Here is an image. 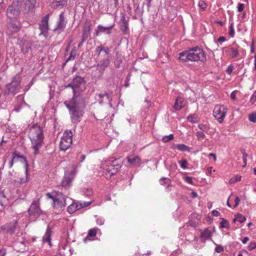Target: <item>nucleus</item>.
<instances>
[{"mask_svg":"<svg viewBox=\"0 0 256 256\" xmlns=\"http://www.w3.org/2000/svg\"><path fill=\"white\" fill-rule=\"evenodd\" d=\"M66 87L72 88L74 96L68 104H66V105L70 112L72 122L76 123L80 121V118L83 115L84 102L82 97L78 96H76V94L80 91H83L85 89V81L82 78L77 76Z\"/></svg>","mask_w":256,"mask_h":256,"instance_id":"nucleus-1","label":"nucleus"},{"mask_svg":"<svg viewBox=\"0 0 256 256\" xmlns=\"http://www.w3.org/2000/svg\"><path fill=\"white\" fill-rule=\"evenodd\" d=\"M178 59L182 62L200 60L204 62L206 60L205 53L198 46L180 52Z\"/></svg>","mask_w":256,"mask_h":256,"instance_id":"nucleus-2","label":"nucleus"},{"mask_svg":"<svg viewBox=\"0 0 256 256\" xmlns=\"http://www.w3.org/2000/svg\"><path fill=\"white\" fill-rule=\"evenodd\" d=\"M33 130H34V132L36 134V138L33 139V140H34V143H33L34 151L33 153L36 155L40 153V148L44 144V136L42 128L37 124H33Z\"/></svg>","mask_w":256,"mask_h":256,"instance_id":"nucleus-3","label":"nucleus"},{"mask_svg":"<svg viewBox=\"0 0 256 256\" xmlns=\"http://www.w3.org/2000/svg\"><path fill=\"white\" fill-rule=\"evenodd\" d=\"M22 0H14L7 9L6 16L10 20H16L20 14Z\"/></svg>","mask_w":256,"mask_h":256,"instance_id":"nucleus-4","label":"nucleus"},{"mask_svg":"<svg viewBox=\"0 0 256 256\" xmlns=\"http://www.w3.org/2000/svg\"><path fill=\"white\" fill-rule=\"evenodd\" d=\"M72 134L70 130L64 132L60 144V148L62 150H66L72 144Z\"/></svg>","mask_w":256,"mask_h":256,"instance_id":"nucleus-5","label":"nucleus"},{"mask_svg":"<svg viewBox=\"0 0 256 256\" xmlns=\"http://www.w3.org/2000/svg\"><path fill=\"white\" fill-rule=\"evenodd\" d=\"M227 112V108L224 105H216L215 106L213 115L220 123H222Z\"/></svg>","mask_w":256,"mask_h":256,"instance_id":"nucleus-6","label":"nucleus"},{"mask_svg":"<svg viewBox=\"0 0 256 256\" xmlns=\"http://www.w3.org/2000/svg\"><path fill=\"white\" fill-rule=\"evenodd\" d=\"M66 24V21L64 16V12H62L60 16L56 22V27L53 29V32L56 34H60L65 28Z\"/></svg>","mask_w":256,"mask_h":256,"instance_id":"nucleus-7","label":"nucleus"},{"mask_svg":"<svg viewBox=\"0 0 256 256\" xmlns=\"http://www.w3.org/2000/svg\"><path fill=\"white\" fill-rule=\"evenodd\" d=\"M20 82L19 80H14L10 83L6 85V88L4 92L6 94H12L14 95L19 90L20 86Z\"/></svg>","mask_w":256,"mask_h":256,"instance_id":"nucleus-8","label":"nucleus"},{"mask_svg":"<svg viewBox=\"0 0 256 256\" xmlns=\"http://www.w3.org/2000/svg\"><path fill=\"white\" fill-rule=\"evenodd\" d=\"M20 24L14 19L10 20V22H7V33L8 34H12L19 31L20 29Z\"/></svg>","mask_w":256,"mask_h":256,"instance_id":"nucleus-9","label":"nucleus"},{"mask_svg":"<svg viewBox=\"0 0 256 256\" xmlns=\"http://www.w3.org/2000/svg\"><path fill=\"white\" fill-rule=\"evenodd\" d=\"M110 63L108 58H104L96 66V70L98 71L100 76H102L106 68L109 66Z\"/></svg>","mask_w":256,"mask_h":256,"instance_id":"nucleus-10","label":"nucleus"},{"mask_svg":"<svg viewBox=\"0 0 256 256\" xmlns=\"http://www.w3.org/2000/svg\"><path fill=\"white\" fill-rule=\"evenodd\" d=\"M50 14H47L42 18L40 23L39 24L38 28L40 30V35L42 34L46 33L48 30V20Z\"/></svg>","mask_w":256,"mask_h":256,"instance_id":"nucleus-11","label":"nucleus"},{"mask_svg":"<svg viewBox=\"0 0 256 256\" xmlns=\"http://www.w3.org/2000/svg\"><path fill=\"white\" fill-rule=\"evenodd\" d=\"M12 155H13V158H12V160H11V161L10 162V166L12 167V166L13 162H14V160L16 158H22V162H25V164H26V176H28V164L27 163V161H26V158L24 156L20 154L17 151L14 152H13V154Z\"/></svg>","mask_w":256,"mask_h":256,"instance_id":"nucleus-12","label":"nucleus"},{"mask_svg":"<svg viewBox=\"0 0 256 256\" xmlns=\"http://www.w3.org/2000/svg\"><path fill=\"white\" fill-rule=\"evenodd\" d=\"M114 26V24L108 26H103L101 25H98V30L96 31L95 34L98 36L99 32H105L107 34H110Z\"/></svg>","mask_w":256,"mask_h":256,"instance_id":"nucleus-13","label":"nucleus"},{"mask_svg":"<svg viewBox=\"0 0 256 256\" xmlns=\"http://www.w3.org/2000/svg\"><path fill=\"white\" fill-rule=\"evenodd\" d=\"M112 92H106L104 94H100L98 95V100L100 104H102L103 101L108 102L109 103L112 100L111 95Z\"/></svg>","mask_w":256,"mask_h":256,"instance_id":"nucleus-14","label":"nucleus"},{"mask_svg":"<svg viewBox=\"0 0 256 256\" xmlns=\"http://www.w3.org/2000/svg\"><path fill=\"white\" fill-rule=\"evenodd\" d=\"M122 165L120 164H114V165L108 166L106 172L110 174V176L115 174L120 168Z\"/></svg>","mask_w":256,"mask_h":256,"instance_id":"nucleus-15","label":"nucleus"},{"mask_svg":"<svg viewBox=\"0 0 256 256\" xmlns=\"http://www.w3.org/2000/svg\"><path fill=\"white\" fill-rule=\"evenodd\" d=\"M226 53L232 58H236L239 56V52L237 49L234 48H228L226 50Z\"/></svg>","mask_w":256,"mask_h":256,"instance_id":"nucleus-16","label":"nucleus"},{"mask_svg":"<svg viewBox=\"0 0 256 256\" xmlns=\"http://www.w3.org/2000/svg\"><path fill=\"white\" fill-rule=\"evenodd\" d=\"M17 226V222H15L13 224H10L4 226V230H6V233L12 234L15 232Z\"/></svg>","mask_w":256,"mask_h":256,"instance_id":"nucleus-17","label":"nucleus"},{"mask_svg":"<svg viewBox=\"0 0 256 256\" xmlns=\"http://www.w3.org/2000/svg\"><path fill=\"white\" fill-rule=\"evenodd\" d=\"M67 1L68 0H56L51 2L50 6L54 8L60 6H64L67 4Z\"/></svg>","mask_w":256,"mask_h":256,"instance_id":"nucleus-18","label":"nucleus"},{"mask_svg":"<svg viewBox=\"0 0 256 256\" xmlns=\"http://www.w3.org/2000/svg\"><path fill=\"white\" fill-rule=\"evenodd\" d=\"M52 231L50 227H48L46 229V234L43 237V240L44 242H47L49 244L50 246H52L51 244V235Z\"/></svg>","mask_w":256,"mask_h":256,"instance_id":"nucleus-19","label":"nucleus"},{"mask_svg":"<svg viewBox=\"0 0 256 256\" xmlns=\"http://www.w3.org/2000/svg\"><path fill=\"white\" fill-rule=\"evenodd\" d=\"M212 232L208 228H206L200 234V238L203 242L206 240L211 238L212 236Z\"/></svg>","mask_w":256,"mask_h":256,"instance_id":"nucleus-20","label":"nucleus"},{"mask_svg":"<svg viewBox=\"0 0 256 256\" xmlns=\"http://www.w3.org/2000/svg\"><path fill=\"white\" fill-rule=\"evenodd\" d=\"M91 31V27L90 25L85 26L84 27L82 38L84 40H86L90 35Z\"/></svg>","mask_w":256,"mask_h":256,"instance_id":"nucleus-21","label":"nucleus"},{"mask_svg":"<svg viewBox=\"0 0 256 256\" xmlns=\"http://www.w3.org/2000/svg\"><path fill=\"white\" fill-rule=\"evenodd\" d=\"M184 106V100L182 98H178L175 102L174 108L178 110H180Z\"/></svg>","mask_w":256,"mask_h":256,"instance_id":"nucleus-22","label":"nucleus"},{"mask_svg":"<svg viewBox=\"0 0 256 256\" xmlns=\"http://www.w3.org/2000/svg\"><path fill=\"white\" fill-rule=\"evenodd\" d=\"M42 211L39 207L38 202H33V216H38L42 213Z\"/></svg>","mask_w":256,"mask_h":256,"instance_id":"nucleus-23","label":"nucleus"},{"mask_svg":"<svg viewBox=\"0 0 256 256\" xmlns=\"http://www.w3.org/2000/svg\"><path fill=\"white\" fill-rule=\"evenodd\" d=\"M53 204L54 207L55 208H62L66 206V200H54Z\"/></svg>","mask_w":256,"mask_h":256,"instance_id":"nucleus-24","label":"nucleus"},{"mask_svg":"<svg viewBox=\"0 0 256 256\" xmlns=\"http://www.w3.org/2000/svg\"><path fill=\"white\" fill-rule=\"evenodd\" d=\"M79 205L78 203L72 204L70 206H69L68 208V212L70 214H72L74 212H76V210H79Z\"/></svg>","mask_w":256,"mask_h":256,"instance_id":"nucleus-25","label":"nucleus"},{"mask_svg":"<svg viewBox=\"0 0 256 256\" xmlns=\"http://www.w3.org/2000/svg\"><path fill=\"white\" fill-rule=\"evenodd\" d=\"M140 158L138 156H136L133 158H128V162L130 164L136 165L140 164Z\"/></svg>","mask_w":256,"mask_h":256,"instance_id":"nucleus-26","label":"nucleus"},{"mask_svg":"<svg viewBox=\"0 0 256 256\" xmlns=\"http://www.w3.org/2000/svg\"><path fill=\"white\" fill-rule=\"evenodd\" d=\"M32 4L30 0H26L24 8V12L28 13L31 12Z\"/></svg>","mask_w":256,"mask_h":256,"instance_id":"nucleus-27","label":"nucleus"},{"mask_svg":"<svg viewBox=\"0 0 256 256\" xmlns=\"http://www.w3.org/2000/svg\"><path fill=\"white\" fill-rule=\"evenodd\" d=\"M160 182L162 185L164 186L167 184V188H168L170 185V180L166 178H162L160 180Z\"/></svg>","mask_w":256,"mask_h":256,"instance_id":"nucleus-28","label":"nucleus"},{"mask_svg":"<svg viewBox=\"0 0 256 256\" xmlns=\"http://www.w3.org/2000/svg\"><path fill=\"white\" fill-rule=\"evenodd\" d=\"M176 147L177 149H178L180 151H182V152L190 151L189 147L184 144H177V145H176Z\"/></svg>","mask_w":256,"mask_h":256,"instance_id":"nucleus-29","label":"nucleus"},{"mask_svg":"<svg viewBox=\"0 0 256 256\" xmlns=\"http://www.w3.org/2000/svg\"><path fill=\"white\" fill-rule=\"evenodd\" d=\"M222 221L220 222V228H228L229 222L228 220L224 219V218H220Z\"/></svg>","mask_w":256,"mask_h":256,"instance_id":"nucleus-30","label":"nucleus"},{"mask_svg":"<svg viewBox=\"0 0 256 256\" xmlns=\"http://www.w3.org/2000/svg\"><path fill=\"white\" fill-rule=\"evenodd\" d=\"M72 182V179L69 176H64L62 180V186H68Z\"/></svg>","mask_w":256,"mask_h":256,"instance_id":"nucleus-31","label":"nucleus"},{"mask_svg":"<svg viewBox=\"0 0 256 256\" xmlns=\"http://www.w3.org/2000/svg\"><path fill=\"white\" fill-rule=\"evenodd\" d=\"M54 200H66V198L62 193L56 192V194L54 196Z\"/></svg>","mask_w":256,"mask_h":256,"instance_id":"nucleus-32","label":"nucleus"},{"mask_svg":"<svg viewBox=\"0 0 256 256\" xmlns=\"http://www.w3.org/2000/svg\"><path fill=\"white\" fill-rule=\"evenodd\" d=\"M83 193L86 196H90L92 194L93 192L90 188H84L82 190Z\"/></svg>","mask_w":256,"mask_h":256,"instance_id":"nucleus-33","label":"nucleus"},{"mask_svg":"<svg viewBox=\"0 0 256 256\" xmlns=\"http://www.w3.org/2000/svg\"><path fill=\"white\" fill-rule=\"evenodd\" d=\"M228 34L232 38H233L234 36V23L232 22L230 24L229 27V32Z\"/></svg>","mask_w":256,"mask_h":256,"instance_id":"nucleus-34","label":"nucleus"},{"mask_svg":"<svg viewBox=\"0 0 256 256\" xmlns=\"http://www.w3.org/2000/svg\"><path fill=\"white\" fill-rule=\"evenodd\" d=\"M174 138V135L172 134H170L169 136H164L162 138V141L164 142H167L170 140H172Z\"/></svg>","mask_w":256,"mask_h":256,"instance_id":"nucleus-35","label":"nucleus"},{"mask_svg":"<svg viewBox=\"0 0 256 256\" xmlns=\"http://www.w3.org/2000/svg\"><path fill=\"white\" fill-rule=\"evenodd\" d=\"M187 120L193 123H195L197 122V118L196 116L194 114V115H189L187 117Z\"/></svg>","mask_w":256,"mask_h":256,"instance_id":"nucleus-36","label":"nucleus"},{"mask_svg":"<svg viewBox=\"0 0 256 256\" xmlns=\"http://www.w3.org/2000/svg\"><path fill=\"white\" fill-rule=\"evenodd\" d=\"M236 219L237 221H238L240 223L244 222L246 220V218L240 214L236 215Z\"/></svg>","mask_w":256,"mask_h":256,"instance_id":"nucleus-37","label":"nucleus"},{"mask_svg":"<svg viewBox=\"0 0 256 256\" xmlns=\"http://www.w3.org/2000/svg\"><path fill=\"white\" fill-rule=\"evenodd\" d=\"M96 234V229L93 228L89 230L88 234V236L89 237H94Z\"/></svg>","mask_w":256,"mask_h":256,"instance_id":"nucleus-38","label":"nucleus"},{"mask_svg":"<svg viewBox=\"0 0 256 256\" xmlns=\"http://www.w3.org/2000/svg\"><path fill=\"white\" fill-rule=\"evenodd\" d=\"M248 119L250 121L253 122H256V112H253L250 114L248 116Z\"/></svg>","mask_w":256,"mask_h":256,"instance_id":"nucleus-39","label":"nucleus"},{"mask_svg":"<svg viewBox=\"0 0 256 256\" xmlns=\"http://www.w3.org/2000/svg\"><path fill=\"white\" fill-rule=\"evenodd\" d=\"M178 162L180 164L181 168H182L186 169L187 168L186 164H188V162L186 160H179Z\"/></svg>","mask_w":256,"mask_h":256,"instance_id":"nucleus-40","label":"nucleus"},{"mask_svg":"<svg viewBox=\"0 0 256 256\" xmlns=\"http://www.w3.org/2000/svg\"><path fill=\"white\" fill-rule=\"evenodd\" d=\"M92 202H78V204L79 205V208H82L87 206H88L91 204Z\"/></svg>","mask_w":256,"mask_h":256,"instance_id":"nucleus-41","label":"nucleus"},{"mask_svg":"<svg viewBox=\"0 0 256 256\" xmlns=\"http://www.w3.org/2000/svg\"><path fill=\"white\" fill-rule=\"evenodd\" d=\"M128 28V22H124L122 23L121 26H120V30L124 32H125Z\"/></svg>","mask_w":256,"mask_h":256,"instance_id":"nucleus-42","label":"nucleus"},{"mask_svg":"<svg viewBox=\"0 0 256 256\" xmlns=\"http://www.w3.org/2000/svg\"><path fill=\"white\" fill-rule=\"evenodd\" d=\"M102 52H104L106 56V58H108L110 59L111 56L110 54V49L108 48L104 47V50H103Z\"/></svg>","mask_w":256,"mask_h":256,"instance_id":"nucleus-43","label":"nucleus"},{"mask_svg":"<svg viewBox=\"0 0 256 256\" xmlns=\"http://www.w3.org/2000/svg\"><path fill=\"white\" fill-rule=\"evenodd\" d=\"M104 50V47L102 46H98L96 47V52L98 54V56L100 54V52Z\"/></svg>","mask_w":256,"mask_h":256,"instance_id":"nucleus-44","label":"nucleus"},{"mask_svg":"<svg viewBox=\"0 0 256 256\" xmlns=\"http://www.w3.org/2000/svg\"><path fill=\"white\" fill-rule=\"evenodd\" d=\"M240 178L241 177H239L238 178V176L236 177H234V178H232L230 179V182L231 183V184H234L238 181H239L240 180Z\"/></svg>","mask_w":256,"mask_h":256,"instance_id":"nucleus-45","label":"nucleus"},{"mask_svg":"<svg viewBox=\"0 0 256 256\" xmlns=\"http://www.w3.org/2000/svg\"><path fill=\"white\" fill-rule=\"evenodd\" d=\"M256 248V242H251L248 246V249L249 250H252Z\"/></svg>","mask_w":256,"mask_h":256,"instance_id":"nucleus-46","label":"nucleus"},{"mask_svg":"<svg viewBox=\"0 0 256 256\" xmlns=\"http://www.w3.org/2000/svg\"><path fill=\"white\" fill-rule=\"evenodd\" d=\"M198 6L203 10H204L206 8V4L204 1H200Z\"/></svg>","mask_w":256,"mask_h":256,"instance_id":"nucleus-47","label":"nucleus"},{"mask_svg":"<svg viewBox=\"0 0 256 256\" xmlns=\"http://www.w3.org/2000/svg\"><path fill=\"white\" fill-rule=\"evenodd\" d=\"M224 250V248L221 246H218L215 248V251L218 253H220L222 252Z\"/></svg>","mask_w":256,"mask_h":256,"instance_id":"nucleus-48","label":"nucleus"},{"mask_svg":"<svg viewBox=\"0 0 256 256\" xmlns=\"http://www.w3.org/2000/svg\"><path fill=\"white\" fill-rule=\"evenodd\" d=\"M256 101V93L254 92L253 93L252 95V96L250 100V102L252 104H254Z\"/></svg>","mask_w":256,"mask_h":256,"instance_id":"nucleus-49","label":"nucleus"},{"mask_svg":"<svg viewBox=\"0 0 256 256\" xmlns=\"http://www.w3.org/2000/svg\"><path fill=\"white\" fill-rule=\"evenodd\" d=\"M244 8V4H243L239 3L238 6V12H242Z\"/></svg>","mask_w":256,"mask_h":256,"instance_id":"nucleus-50","label":"nucleus"},{"mask_svg":"<svg viewBox=\"0 0 256 256\" xmlns=\"http://www.w3.org/2000/svg\"><path fill=\"white\" fill-rule=\"evenodd\" d=\"M196 136L198 138H204L205 136V134L202 131H198L196 132Z\"/></svg>","mask_w":256,"mask_h":256,"instance_id":"nucleus-51","label":"nucleus"},{"mask_svg":"<svg viewBox=\"0 0 256 256\" xmlns=\"http://www.w3.org/2000/svg\"><path fill=\"white\" fill-rule=\"evenodd\" d=\"M120 22L122 24L124 22H128V21L126 20L125 15L124 14H121Z\"/></svg>","mask_w":256,"mask_h":256,"instance_id":"nucleus-52","label":"nucleus"},{"mask_svg":"<svg viewBox=\"0 0 256 256\" xmlns=\"http://www.w3.org/2000/svg\"><path fill=\"white\" fill-rule=\"evenodd\" d=\"M233 69H234L233 66L232 65H230L226 70V72L228 74H230L232 73V72Z\"/></svg>","mask_w":256,"mask_h":256,"instance_id":"nucleus-53","label":"nucleus"},{"mask_svg":"<svg viewBox=\"0 0 256 256\" xmlns=\"http://www.w3.org/2000/svg\"><path fill=\"white\" fill-rule=\"evenodd\" d=\"M122 60H120L116 59L115 60L114 64L116 68H119L121 64Z\"/></svg>","mask_w":256,"mask_h":256,"instance_id":"nucleus-54","label":"nucleus"},{"mask_svg":"<svg viewBox=\"0 0 256 256\" xmlns=\"http://www.w3.org/2000/svg\"><path fill=\"white\" fill-rule=\"evenodd\" d=\"M185 180L189 183V184H192V178L191 177H190V176H186L185 177Z\"/></svg>","mask_w":256,"mask_h":256,"instance_id":"nucleus-55","label":"nucleus"},{"mask_svg":"<svg viewBox=\"0 0 256 256\" xmlns=\"http://www.w3.org/2000/svg\"><path fill=\"white\" fill-rule=\"evenodd\" d=\"M104 220L102 218H98L96 220L97 224L100 225H102L104 224Z\"/></svg>","mask_w":256,"mask_h":256,"instance_id":"nucleus-56","label":"nucleus"},{"mask_svg":"<svg viewBox=\"0 0 256 256\" xmlns=\"http://www.w3.org/2000/svg\"><path fill=\"white\" fill-rule=\"evenodd\" d=\"M212 212V215L215 216H218L220 215V212L216 210H213Z\"/></svg>","mask_w":256,"mask_h":256,"instance_id":"nucleus-57","label":"nucleus"},{"mask_svg":"<svg viewBox=\"0 0 256 256\" xmlns=\"http://www.w3.org/2000/svg\"><path fill=\"white\" fill-rule=\"evenodd\" d=\"M226 40V38L224 36H220L217 42H224Z\"/></svg>","mask_w":256,"mask_h":256,"instance_id":"nucleus-58","label":"nucleus"},{"mask_svg":"<svg viewBox=\"0 0 256 256\" xmlns=\"http://www.w3.org/2000/svg\"><path fill=\"white\" fill-rule=\"evenodd\" d=\"M240 202V199L239 198L238 196L236 197L235 200H234L235 204H234V207H236L238 204Z\"/></svg>","mask_w":256,"mask_h":256,"instance_id":"nucleus-59","label":"nucleus"},{"mask_svg":"<svg viewBox=\"0 0 256 256\" xmlns=\"http://www.w3.org/2000/svg\"><path fill=\"white\" fill-rule=\"evenodd\" d=\"M236 91H234V92H232L231 93L230 98L233 100H236Z\"/></svg>","mask_w":256,"mask_h":256,"instance_id":"nucleus-60","label":"nucleus"},{"mask_svg":"<svg viewBox=\"0 0 256 256\" xmlns=\"http://www.w3.org/2000/svg\"><path fill=\"white\" fill-rule=\"evenodd\" d=\"M248 157V154H246V153H244L243 154V160H244V162L245 164L244 166H246V158Z\"/></svg>","mask_w":256,"mask_h":256,"instance_id":"nucleus-61","label":"nucleus"},{"mask_svg":"<svg viewBox=\"0 0 256 256\" xmlns=\"http://www.w3.org/2000/svg\"><path fill=\"white\" fill-rule=\"evenodd\" d=\"M75 58V54L73 55L72 51L70 52V56L68 58V60H73Z\"/></svg>","mask_w":256,"mask_h":256,"instance_id":"nucleus-62","label":"nucleus"},{"mask_svg":"<svg viewBox=\"0 0 256 256\" xmlns=\"http://www.w3.org/2000/svg\"><path fill=\"white\" fill-rule=\"evenodd\" d=\"M46 196H47L50 198H51L53 200V202H54V196H53L52 195V194H50V193H48L46 194Z\"/></svg>","mask_w":256,"mask_h":256,"instance_id":"nucleus-63","label":"nucleus"},{"mask_svg":"<svg viewBox=\"0 0 256 256\" xmlns=\"http://www.w3.org/2000/svg\"><path fill=\"white\" fill-rule=\"evenodd\" d=\"M249 240V238L248 237H244V239L242 240V242L244 244H246L248 240Z\"/></svg>","mask_w":256,"mask_h":256,"instance_id":"nucleus-64","label":"nucleus"}]
</instances>
